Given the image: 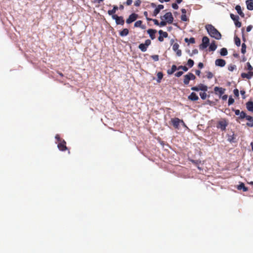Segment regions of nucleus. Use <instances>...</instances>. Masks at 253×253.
<instances>
[{
    "instance_id": "nucleus-1",
    "label": "nucleus",
    "mask_w": 253,
    "mask_h": 253,
    "mask_svg": "<svg viewBox=\"0 0 253 253\" xmlns=\"http://www.w3.org/2000/svg\"><path fill=\"white\" fill-rule=\"evenodd\" d=\"M207 85H205L203 84H199L195 86H193L191 88V90L196 91H202L200 92V96L201 98L205 100L207 97V94L206 91H207Z\"/></svg>"
},
{
    "instance_id": "nucleus-2",
    "label": "nucleus",
    "mask_w": 253,
    "mask_h": 253,
    "mask_svg": "<svg viewBox=\"0 0 253 253\" xmlns=\"http://www.w3.org/2000/svg\"><path fill=\"white\" fill-rule=\"evenodd\" d=\"M206 29L208 34L212 38L216 40H220L221 37L220 33L211 24L207 25Z\"/></svg>"
},
{
    "instance_id": "nucleus-3",
    "label": "nucleus",
    "mask_w": 253,
    "mask_h": 253,
    "mask_svg": "<svg viewBox=\"0 0 253 253\" xmlns=\"http://www.w3.org/2000/svg\"><path fill=\"white\" fill-rule=\"evenodd\" d=\"M228 125V123L227 121L225 119H223L217 122L216 124V127L220 129L222 131H225Z\"/></svg>"
},
{
    "instance_id": "nucleus-4",
    "label": "nucleus",
    "mask_w": 253,
    "mask_h": 253,
    "mask_svg": "<svg viewBox=\"0 0 253 253\" xmlns=\"http://www.w3.org/2000/svg\"><path fill=\"white\" fill-rule=\"evenodd\" d=\"M180 119L178 118H174L171 119L170 122L173 126V127L176 129H179V125L180 124Z\"/></svg>"
},
{
    "instance_id": "nucleus-5",
    "label": "nucleus",
    "mask_w": 253,
    "mask_h": 253,
    "mask_svg": "<svg viewBox=\"0 0 253 253\" xmlns=\"http://www.w3.org/2000/svg\"><path fill=\"white\" fill-rule=\"evenodd\" d=\"M209 43V39L207 37H204L202 39V43L200 45V49H204L207 47Z\"/></svg>"
},
{
    "instance_id": "nucleus-6",
    "label": "nucleus",
    "mask_w": 253,
    "mask_h": 253,
    "mask_svg": "<svg viewBox=\"0 0 253 253\" xmlns=\"http://www.w3.org/2000/svg\"><path fill=\"white\" fill-rule=\"evenodd\" d=\"M163 18L168 23L170 24L172 23V22H173V18L171 12L166 13L164 15Z\"/></svg>"
},
{
    "instance_id": "nucleus-7",
    "label": "nucleus",
    "mask_w": 253,
    "mask_h": 253,
    "mask_svg": "<svg viewBox=\"0 0 253 253\" xmlns=\"http://www.w3.org/2000/svg\"><path fill=\"white\" fill-rule=\"evenodd\" d=\"M230 17L231 19L234 21L235 26L237 27L240 28L241 26V23L239 21V16L237 15H235L233 14H231Z\"/></svg>"
},
{
    "instance_id": "nucleus-8",
    "label": "nucleus",
    "mask_w": 253,
    "mask_h": 253,
    "mask_svg": "<svg viewBox=\"0 0 253 253\" xmlns=\"http://www.w3.org/2000/svg\"><path fill=\"white\" fill-rule=\"evenodd\" d=\"M112 18L115 19L117 24L124 25V20L122 16H118L117 15H113Z\"/></svg>"
},
{
    "instance_id": "nucleus-9",
    "label": "nucleus",
    "mask_w": 253,
    "mask_h": 253,
    "mask_svg": "<svg viewBox=\"0 0 253 253\" xmlns=\"http://www.w3.org/2000/svg\"><path fill=\"white\" fill-rule=\"evenodd\" d=\"M66 142L64 140H63L61 142L58 143L57 147L58 149L62 151H65L67 150V147L66 146Z\"/></svg>"
},
{
    "instance_id": "nucleus-10",
    "label": "nucleus",
    "mask_w": 253,
    "mask_h": 253,
    "mask_svg": "<svg viewBox=\"0 0 253 253\" xmlns=\"http://www.w3.org/2000/svg\"><path fill=\"white\" fill-rule=\"evenodd\" d=\"M138 16L136 14L132 13L129 16V17L127 19L126 22L127 24H130L133 21H134L137 18Z\"/></svg>"
},
{
    "instance_id": "nucleus-11",
    "label": "nucleus",
    "mask_w": 253,
    "mask_h": 253,
    "mask_svg": "<svg viewBox=\"0 0 253 253\" xmlns=\"http://www.w3.org/2000/svg\"><path fill=\"white\" fill-rule=\"evenodd\" d=\"M179 44L177 43H175L172 46V49L176 52L178 56H181V51L179 49Z\"/></svg>"
},
{
    "instance_id": "nucleus-12",
    "label": "nucleus",
    "mask_w": 253,
    "mask_h": 253,
    "mask_svg": "<svg viewBox=\"0 0 253 253\" xmlns=\"http://www.w3.org/2000/svg\"><path fill=\"white\" fill-rule=\"evenodd\" d=\"M159 34H160V36L158 40L160 42H163L164 41V38H167L168 36V33L166 32H163L162 30H160Z\"/></svg>"
},
{
    "instance_id": "nucleus-13",
    "label": "nucleus",
    "mask_w": 253,
    "mask_h": 253,
    "mask_svg": "<svg viewBox=\"0 0 253 253\" xmlns=\"http://www.w3.org/2000/svg\"><path fill=\"white\" fill-rule=\"evenodd\" d=\"M214 91L216 94L221 96L224 93L225 89L216 86L214 88Z\"/></svg>"
},
{
    "instance_id": "nucleus-14",
    "label": "nucleus",
    "mask_w": 253,
    "mask_h": 253,
    "mask_svg": "<svg viewBox=\"0 0 253 253\" xmlns=\"http://www.w3.org/2000/svg\"><path fill=\"white\" fill-rule=\"evenodd\" d=\"M215 64L216 66L223 67L225 66L226 62L225 61L222 59H218L215 60Z\"/></svg>"
},
{
    "instance_id": "nucleus-15",
    "label": "nucleus",
    "mask_w": 253,
    "mask_h": 253,
    "mask_svg": "<svg viewBox=\"0 0 253 253\" xmlns=\"http://www.w3.org/2000/svg\"><path fill=\"white\" fill-rule=\"evenodd\" d=\"M188 99L191 101H197L199 99V97L195 92H192L188 96Z\"/></svg>"
},
{
    "instance_id": "nucleus-16",
    "label": "nucleus",
    "mask_w": 253,
    "mask_h": 253,
    "mask_svg": "<svg viewBox=\"0 0 253 253\" xmlns=\"http://www.w3.org/2000/svg\"><path fill=\"white\" fill-rule=\"evenodd\" d=\"M157 32L156 30L149 29L147 30V33L149 35L150 38L154 40L155 38V34Z\"/></svg>"
},
{
    "instance_id": "nucleus-17",
    "label": "nucleus",
    "mask_w": 253,
    "mask_h": 253,
    "mask_svg": "<svg viewBox=\"0 0 253 253\" xmlns=\"http://www.w3.org/2000/svg\"><path fill=\"white\" fill-rule=\"evenodd\" d=\"M247 8L250 10H253V0H247L246 1Z\"/></svg>"
},
{
    "instance_id": "nucleus-18",
    "label": "nucleus",
    "mask_w": 253,
    "mask_h": 253,
    "mask_svg": "<svg viewBox=\"0 0 253 253\" xmlns=\"http://www.w3.org/2000/svg\"><path fill=\"white\" fill-rule=\"evenodd\" d=\"M246 107L249 111L253 112V101H249L246 103Z\"/></svg>"
},
{
    "instance_id": "nucleus-19",
    "label": "nucleus",
    "mask_w": 253,
    "mask_h": 253,
    "mask_svg": "<svg viewBox=\"0 0 253 253\" xmlns=\"http://www.w3.org/2000/svg\"><path fill=\"white\" fill-rule=\"evenodd\" d=\"M163 8L164 5L159 4L154 11V15L156 16L160 12V11Z\"/></svg>"
},
{
    "instance_id": "nucleus-20",
    "label": "nucleus",
    "mask_w": 253,
    "mask_h": 253,
    "mask_svg": "<svg viewBox=\"0 0 253 253\" xmlns=\"http://www.w3.org/2000/svg\"><path fill=\"white\" fill-rule=\"evenodd\" d=\"M246 119L249 121V123H247V125L250 127H253V117L248 116Z\"/></svg>"
},
{
    "instance_id": "nucleus-21",
    "label": "nucleus",
    "mask_w": 253,
    "mask_h": 253,
    "mask_svg": "<svg viewBox=\"0 0 253 253\" xmlns=\"http://www.w3.org/2000/svg\"><path fill=\"white\" fill-rule=\"evenodd\" d=\"M253 76V72L252 71H249L248 73H243L242 74V77L243 78H246L248 79L251 78Z\"/></svg>"
},
{
    "instance_id": "nucleus-22",
    "label": "nucleus",
    "mask_w": 253,
    "mask_h": 253,
    "mask_svg": "<svg viewBox=\"0 0 253 253\" xmlns=\"http://www.w3.org/2000/svg\"><path fill=\"white\" fill-rule=\"evenodd\" d=\"M135 27H140L142 29H145V26L142 25V21L141 20L137 21L134 24Z\"/></svg>"
},
{
    "instance_id": "nucleus-23",
    "label": "nucleus",
    "mask_w": 253,
    "mask_h": 253,
    "mask_svg": "<svg viewBox=\"0 0 253 253\" xmlns=\"http://www.w3.org/2000/svg\"><path fill=\"white\" fill-rule=\"evenodd\" d=\"M235 9L237 10L238 13L242 17H244L245 15L244 13L242 12L241 7L240 5H237L235 7Z\"/></svg>"
},
{
    "instance_id": "nucleus-24",
    "label": "nucleus",
    "mask_w": 253,
    "mask_h": 253,
    "mask_svg": "<svg viewBox=\"0 0 253 253\" xmlns=\"http://www.w3.org/2000/svg\"><path fill=\"white\" fill-rule=\"evenodd\" d=\"M237 188H238V190L243 189V191H244V192H246L248 190V188L245 186V184L243 183H241L238 186Z\"/></svg>"
},
{
    "instance_id": "nucleus-25",
    "label": "nucleus",
    "mask_w": 253,
    "mask_h": 253,
    "mask_svg": "<svg viewBox=\"0 0 253 253\" xmlns=\"http://www.w3.org/2000/svg\"><path fill=\"white\" fill-rule=\"evenodd\" d=\"M129 31L127 29H124L122 31L120 32V35L121 37H125L128 34Z\"/></svg>"
},
{
    "instance_id": "nucleus-26",
    "label": "nucleus",
    "mask_w": 253,
    "mask_h": 253,
    "mask_svg": "<svg viewBox=\"0 0 253 253\" xmlns=\"http://www.w3.org/2000/svg\"><path fill=\"white\" fill-rule=\"evenodd\" d=\"M118 7L116 5H114L113 9L108 10V13L110 15H114V14L116 12V10H118Z\"/></svg>"
},
{
    "instance_id": "nucleus-27",
    "label": "nucleus",
    "mask_w": 253,
    "mask_h": 253,
    "mask_svg": "<svg viewBox=\"0 0 253 253\" xmlns=\"http://www.w3.org/2000/svg\"><path fill=\"white\" fill-rule=\"evenodd\" d=\"M235 139L234 134L233 133L232 135L228 134H227V140L230 142H234V140Z\"/></svg>"
},
{
    "instance_id": "nucleus-28",
    "label": "nucleus",
    "mask_w": 253,
    "mask_h": 253,
    "mask_svg": "<svg viewBox=\"0 0 253 253\" xmlns=\"http://www.w3.org/2000/svg\"><path fill=\"white\" fill-rule=\"evenodd\" d=\"M217 48V46L214 42H212L209 47V49L211 51H214Z\"/></svg>"
},
{
    "instance_id": "nucleus-29",
    "label": "nucleus",
    "mask_w": 253,
    "mask_h": 253,
    "mask_svg": "<svg viewBox=\"0 0 253 253\" xmlns=\"http://www.w3.org/2000/svg\"><path fill=\"white\" fill-rule=\"evenodd\" d=\"M220 54L221 56H225L227 55L228 51L226 48H222L220 49Z\"/></svg>"
},
{
    "instance_id": "nucleus-30",
    "label": "nucleus",
    "mask_w": 253,
    "mask_h": 253,
    "mask_svg": "<svg viewBox=\"0 0 253 253\" xmlns=\"http://www.w3.org/2000/svg\"><path fill=\"white\" fill-rule=\"evenodd\" d=\"M139 48L142 51L145 52L147 50V47H146L144 43H141L139 45Z\"/></svg>"
},
{
    "instance_id": "nucleus-31",
    "label": "nucleus",
    "mask_w": 253,
    "mask_h": 253,
    "mask_svg": "<svg viewBox=\"0 0 253 253\" xmlns=\"http://www.w3.org/2000/svg\"><path fill=\"white\" fill-rule=\"evenodd\" d=\"M185 42L188 43H195V39L194 38H191L189 39L188 38L185 39Z\"/></svg>"
},
{
    "instance_id": "nucleus-32",
    "label": "nucleus",
    "mask_w": 253,
    "mask_h": 253,
    "mask_svg": "<svg viewBox=\"0 0 253 253\" xmlns=\"http://www.w3.org/2000/svg\"><path fill=\"white\" fill-rule=\"evenodd\" d=\"M195 76L191 73H189L185 76V79H194Z\"/></svg>"
},
{
    "instance_id": "nucleus-33",
    "label": "nucleus",
    "mask_w": 253,
    "mask_h": 253,
    "mask_svg": "<svg viewBox=\"0 0 253 253\" xmlns=\"http://www.w3.org/2000/svg\"><path fill=\"white\" fill-rule=\"evenodd\" d=\"M239 115H240L239 118H240L241 119H243L244 118L246 119L247 117L248 116V115H247L246 113L244 111L240 112V114Z\"/></svg>"
},
{
    "instance_id": "nucleus-34",
    "label": "nucleus",
    "mask_w": 253,
    "mask_h": 253,
    "mask_svg": "<svg viewBox=\"0 0 253 253\" xmlns=\"http://www.w3.org/2000/svg\"><path fill=\"white\" fill-rule=\"evenodd\" d=\"M235 42L237 46H239L241 44L240 39L239 38L236 37L235 38Z\"/></svg>"
},
{
    "instance_id": "nucleus-35",
    "label": "nucleus",
    "mask_w": 253,
    "mask_h": 253,
    "mask_svg": "<svg viewBox=\"0 0 253 253\" xmlns=\"http://www.w3.org/2000/svg\"><path fill=\"white\" fill-rule=\"evenodd\" d=\"M246 45L245 43H243L242 45L241 52L242 53L244 54L246 51Z\"/></svg>"
},
{
    "instance_id": "nucleus-36",
    "label": "nucleus",
    "mask_w": 253,
    "mask_h": 253,
    "mask_svg": "<svg viewBox=\"0 0 253 253\" xmlns=\"http://www.w3.org/2000/svg\"><path fill=\"white\" fill-rule=\"evenodd\" d=\"M187 65L190 67H192L194 65V61L191 59H189L187 62Z\"/></svg>"
},
{
    "instance_id": "nucleus-37",
    "label": "nucleus",
    "mask_w": 253,
    "mask_h": 253,
    "mask_svg": "<svg viewBox=\"0 0 253 253\" xmlns=\"http://www.w3.org/2000/svg\"><path fill=\"white\" fill-rule=\"evenodd\" d=\"M177 71H178L175 74V76L176 77H179L182 75L183 72L182 71H181V70H177Z\"/></svg>"
},
{
    "instance_id": "nucleus-38",
    "label": "nucleus",
    "mask_w": 253,
    "mask_h": 253,
    "mask_svg": "<svg viewBox=\"0 0 253 253\" xmlns=\"http://www.w3.org/2000/svg\"><path fill=\"white\" fill-rule=\"evenodd\" d=\"M234 102V99L232 97H230L228 99V105L232 104Z\"/></svg>"
},
{
    "instance_id": "nucleus-39",
    "label": "nucleus",
    "mask_w": 253,
    "mask_h": 253,
    "mask_svg": "<svg viewBox=\"0 0 253 253\" xmlns=\"http://www.w3.org/2000/svg\"><path fill=\"white\" fill-rule=\"evenodd\" d=\"M247 69H248V70L249 71H252V70H253V68L252 67V66L251 65L250 63L248 62L247 63Z\"/></svg>"
},
{
    "instance_id": "nucleus-40",
    "label": "nucleus",
    "mask_w": 253,
    "mask_h": 253,
    "mask_svg": "<svg viewBox=\"0 0 253 253\" xmlns=\"http://www.w3.org/2000/svg\"><path fill=\"white\" fill-rule=\"evenodd\" d=\"M181 19L183 21H186L187 20V18L186 14H182L181 16Z\"/></svg>"
},
{
    "instance_id": "nucleus-41",
    "label": "nucleus",
    "mask_w": 253,
    "mask_h": 253,
    "mask_svg": "<svg viewBox=\"0 0 253 253\" xmlns=\"http://www.w3.org/2000/svg\"><path fill=\"white\" fill-rule=\"evenodd\" d=\"M183 70L184 71H187L188 70V68L186 66H179L178 68V70Z\"/></svg>"
},
{
    "instance_id": "nucleus-42",
    "label": "nucleus",
    "mask_w": 253,
    "mask_h": 253,
    "mask_svg": "<svg viewBox=\"0 0 253 253\" xmlns=\"http://www.w3.org/2000/svg\"><path fill=\"white\" fill-rule=\"evenodd\" d=\"M152 58L155 61L159 60V56L157 55H154L151 56Z\"/></svg>"
},
{
    "instance_id": "nucleus-43",
    "label": "nucleus",
    "mask_w": 253,
    "mask_h": 253,
    "mask_svg": "<svg viewBox=\"0 0 253 253\" xmlns=\"http://www.w3.org/2000/svg\"><path fill=\"white\" fill-rule=\"evenodd\" d=\"M146 47H148V46L151 44V41L149 40H147L145 41V43H144Z\"/></svg>"
},
{
    "instance_id": "nucleus-44",
    "label": "nucleus",
    "mask_w": 253,
    "mask_h": 253,
    "mask_svg": "<svg viewBox=\"0 0 253 253\" xmlns=\"http://www.w3.org/2000/svg\"><path fill=\"white\" fill-rule=\"evenodd\" d=\"M236 68V66L235 65H230L228 67V70L230 71H233Z\"/></svg>"
},
{
    "instance_id": "nucleus-45",
    "label": "nucleus",
    "mask_w": 253,
    "mask_h": 253,
    "mask_svg": "<svg viewBox=\"0 0 253 253\" xmlns=\"http://www.w3.org/2000/svg\"><path fill=\"white\" fill-rule=\"evenodd\" d=\"M235 96L238 97L239 95V90L238 89H235L233 91Z\"/></svg>"
},
{
    "instance_id": "nucleus-46",
    "label": "nucleus",
    "mask_w": 253,
    "mask_h": 253,
    "mask_svg": "<svg viewBox=\"0 0 253 253\" xmlns=\"http://www.w3.org/2000/svg\"><path fill=\"white\" fill-rule=\"evenodd\" d=\"M55 139L58 141V143L61 142L63 140L61 139L60 137L59 134H56L55 136Z\"/></svg>"
},
{
    "instance_id": "nucleus-47",
    "label": "nucleus",
    "mask_w": 253,
    "mask_h": 253,
    "mask_svg": "<svg viewBox=\"0 0 253 253\" xmlns=\"http://www.w3.org/2000/svg\"><path fill=\"white\" fill-rule=\"evenodd\" d=\"M157 77H158V79H162L163 77V75L162 73H161V72L158 73Z\"/></svg>"
},
{
    "instance_id": "nucleus-48",
    "label": "nucleus",
    "mask_w": 253,
    "mask_h": 253,
    "mask_svg": "<svg viewBox=\"0 0 253 253\" xmlns=\"http://www.w3.org/2000/svg\"><path fill=\"white\" fill-rule=\"evenodd\" d=\"M141 3V1L140 0H136L135 2H134V5L136 6H138L140 5Z\"/></svg>"
},
{
    "instance_id": "nucleus-49",
    "label": "nucleus",
    "mask_w": 253,
    "mask_h": 253,
    "mask_svg": "<svg viewBox=\"0 0 253 253\" xmlns=\"http://www.w3.org/2000/svg\"><path fill=\"white\" fill-rule=\"evenodd\" d=\"M166 21H162L159 23V25L161 27L165 26L166 25Z\"/></svg>"
},
{
    "instance_id": "nucleus-50",
    "label": "nucleus",
    "mask_w": 253,
    "mask_h": 253,
    "mask_svg": "<svg viewBox=\"0 0 253 253\" xmlns=\"http://www.w3.org/2000/svg\"><path fill=\"white\" fill-rule=\"evenodd\" d=\"M252 28H253V27H252V25H249V26H248L247 27V29H246L247 32H250V31L252 30Z\"/></svg>"
},
{
    "instance_id": "nucleus-51",
    "label": "nucleus",
    "mask_w": 253,
    "mask_h": 253,
    "mask_svg": "<svg viewBox=\"0 0 253 253\" xmlns=\"http://www.w3.org/2000/svg\"><path fill=\"white\" fill-rule=\"evenodd\" d=\"M172 7L173 8H174L175 9H177L178 8V6L177 5V4L176 3H172Z\"/></svg>"
},
{
    "instance_id": "nucleus-52",
    "label": "nucleus",
    "mask_w": 253,
    "mask_h": 253,
    "mask_svg": "<svg viewBox=\"0 0 253 253\" xmlns=\"http://www.w3.org/2000/svg\"><path fill=\"white\" fill-rule=\"evenodd\" d=\"M171 69H172L174 72H175L176 70H178V68L176 67L175 65H172L171 67Z\"/></svg>"
},
{
    "instance_id": "nucleus-53",
    "label": "nucleus",
    "mask_w": 253,
    "mask_h": 253,
    "mask_svg": "<svg viewBox=\"0 0 253 253\" xmlns=\"http://www.w3.org/2000/svg\"><path fill=\"white\" fill-rule=\"evenodd\" d=\"M167 73L168 74L171 75V74H173L174 73V72L173 71L172 69L171 68L170 69L168 70Z\"/></svg>"
},
{
    "instance_id": "nucleus-54",
    "label": "nucleus",
    "mask_w": 253,
    "mask_h": 253,
    "mask_svg": "<svg viewBox=\"0 0 253 253\" xmlns=\"http://www.w3.org/2000/svg\"><path fill=\"white\" fill-rule=\"evenodd\" d=\"M132 2V0H127L126 1V4L127 5H130Z\"/></svg>"
},
{
    "instance_id": "nucleus-55",
    "label": "nucleus",
    "mask_w": 253,
    "mask_h": 253,
    "mask_svg": "<svg viewBox=\"0 0 253 253\" xmlns=\"http://www.w3.org/2000/svg\"><path fill=\"white\" fill-rule=\"evenodd\" d=\"M235 114L236 115H239L240 114V111L239 110H236L235 111Z\"/></svg>"
},
{
    "instance_id": "nucleus-56",
    "label": "nucleus",
    "mask_w": 253,
    "mask_h": 253,
    "mask_svg": "<svg viewBox=\"0 0 253 253\" xmlns=\"http://www.w3.org/2000/svg\"><path fill=\"white\" fill-rule=\"evenodd\" d=\"M153 22L154 23V24L156 25H159V23L158 22V21L156 19H154L153 20Z\"/></svg>"
},
{
    "instance_id": "nucleus-57",
    "label": "nucleus",
    "mask_w": 253,
    "mask_h": 253,
    "mask_svg": "<svg viewBox=\"0 0 253 253\" xmlns=\"http://www.w3.org/2000/svg\"><path fill=\"white\" fill-rule=\"evenodd\" d=\"M207 77L208 78H212V74L211 73H209L208 75H207Z\"/></svg>"
},
{
    "instance_id": "nucleus-58",
    "label": "nucleus",
    "mask_w": 253,
    "mask_h": 253,
    "mask_svg": "<svg viewBox=\"0 0 253 253\" xmlns=\"http://www.w3.org/2000/svg\"><path fill=\"white\" fill-rule=\"evenodd\" d=\"M180 124H181V125L183 126H185L186 127V126L185 124V123L184 122V121L182 120H180Z\"/></svg>"
},
{
    "instance_id": "nucleus-59",
    "label": "nucleus",
    "mask_w": 253,
    "mask_h": 253,
    "mask_svg": "<svg viewBox=\"0 0 253 253\" xmlns=\"http://www.w3.org/2000/svg\"><path fill=\"white\" fill-rule=\"evenodd\" d=\"M181 12L182 14H185L186 13V10L185 9L183 8L181 9Z\"/></svg>"
},
{
    "instance_id": "nucleus-60",
    "label": "nucleus",
    "mask_w": 253,
    "mask_h": 253,
    "mask_svg": "<svg viewBox=\"0 0 253 253\" xmlns=\"http://www.w3.org/2000/svg\"><path fill=\"white\" fill-rule=\"evenodd\" d=\"M199 67L202 68L203 67V64L202 63H199L198 64Z\"/></svg>"
},
{
    "instance_id": "nucleus-61",
    "label": "nucleus",
    "mask_w": 253,
    "mask_h": 253,
    "mask_svg": "<svg viewBox=\"0 0 253 253\" xmlns=\"http://www.w3.org/2000/svg\"><path fill=\"white\" fill-rule=\"evenodd\" d=\"M193 54H197L198 51L197 49H194L193 50Z\"/></svg>"
},
{
    "instance_id": "nucleus-62",
    "label": "nucleus",
    "mask_w": 253,
    "mask_h": 253,
    "mask_svg": "<svg viewBox=\"0 0 253 253\" xmlns=\"http://www.w3.org/2000/svg\"><path fill=\"white\" fill-rule=\"evenodd\" d=\"M190 80H184V83L185 84H188Z\"/></svg>"
},
{
    "instance_id": "nucleus-63",
    "label": "nucleus",
    "mask_w": 253,
    "mask_h": 253,
    "mask_svg": "<svg viewBox=\"0 0 253 253\" xmlns=\"http://www.w3.org/2000/svg\"><path fill=\"white\" fill-rule=\"evenodd\" d=\"M227 98V95H223V97H222V99L223 100H226Z\"/></svg>"
},
{
    "instance_id": "nucleus-64",
    "label": "nucleus",
    "mask_w": 253,
    "mask_h": 253,
    "mask_svg": "<svg viewBox=\"0 0 253 253\" xmlns=\"http://www.w3.org/2000/svg\"><path fill=\"white\" fill-rule=\"evenodd\" d=\"M251 147H252V150L253 151V141L251 143Z\"/></svg>"
}]
</instances>
